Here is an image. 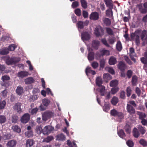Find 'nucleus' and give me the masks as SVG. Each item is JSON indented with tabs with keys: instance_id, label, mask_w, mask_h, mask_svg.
I'll return each instance as SVG.
<instances>
[{
	"instance_id": "f257e3e1",
	"label": "nucleus",
	"mask_w": 147,
	"mask_h": 147,
	"mask_svg": "<svg viewBox=\"0 0 147 147\" xmlns=\"http://www.w3.org/2000/svg\"><path fill=\"white\" fill-rule=\"evenodd\" d=\"M54 113L52 111H46L42 115V119L44 121L48 119L49 118L53 116Z\"/></svg>"
},
{
	"instance_id": "f03ea898",
	"label": "nucleus",
	"mask_w": 147,
	"mask_h": 147,
	"mask_svg": "<svg viewBox=\"0 0 147 147\" xmlns=\"http://www.w3.org/2000/svg\"><path fill=\"white\" fill-rule=\"evenodd\" d=\"M100 54H99V53H96V58L97 59H98V58H100L101 56L105 55H110L109 51L105 49L100 50Z\"/></svg>"
},
{
	"instance_id": "7ed1b4c3",
	"label": "nucleus",
	"mask_w": 147,
	"mask_h": 147,
	"mask_svg": "<svg viewBox=\"0 0 147 147\" xmlns=\"http://www.w3.org/2000/svg\"><path fill=\"white\" fill-rule=\"evenodd\" d=\"M94 33L98 36L102 35L104 34V30L100 26H97L95 29Z\"/></svg>"
},
{
	"instance_id": "20e7f679",
	"label": "nucleus",
	"mask_w": 147,
	"mask_h": 147,
	"mask_svg": "<svg viewBox=\"0 0 147 147\" xmlns=\"http://www.w3.org/2000/svg\"><path fill=\"white\" fill-rule=\"evenodd\" d=\"M20 59L19 58H9L6 61V63L8 65L11 64L13 63H15L19 62Z\"/></svg>"
},
{
	"instance_id": "39448f33",
	"label": "nucleus",
	"mask_w": 147,
	"mask_h": 147,
	"mask_svg": "<svg viewBox=\"0 0 147 147\" xmlns=\"http://www.w3.org/2000/svg\"><path fill=\"white\" fill-rule=\"evenodd\" d=\"M111 114L112 115L114 116H117L120 118H122L123 117V114L122 113L118 112L115 109L111 110Z\"/></svg>"
},
{
	"instance_id": "423d86ee",
	"label": "nucleus",
	"mask_w": 147,
	"mask_h": 147,
	"mask_svg": "<svg viewBox=\"0 0 147 147\" xmlns=\"http://www.w3.org/2000/svg\"><path fill=\"white\" fill-rule=\"evenodd\" d=\"M30 119V115L26 113L24 114L21 118V121L24 123H27Z\"/></svg>"
},
{
	"instance_id": "0eeeda50",
	"label": "nucleus",
	"mask_w": 147,
	"mask_h": 147,
	"mask_svg": "<svg viewBox=\"0 0 147 147\" xmlns=\"http://www.w3.org/2000/svg\"><path fill=\"white\" fill-rule=\"evenodd\" d=\"M89 53L88 55V59L89 60L92 61L94 59V53L92 52V50L91 48H88Z\"/></svg>"
},
{
	"instance_id": "6e6552de",
	"label": "nucleus",
	"mask_w": 147,
	"mask_h": 147,
	"mask_svg": "<svg viewBox=\"0 0 147 147\" xmlns=\"http://www.w3.org/2000/svg\"><path fill=\"white\" fill-rule=\"evenodd\" d=\"M99 14L96 12H92L91 13L90 16V19L94 20H98L99 19Z\"/></svg>"
},
{
	"instance_id": "1a4fd4ad",
	"label": "nucleus",
	"mask_w": 147,
	"mask_h": 147,
	"mask_svg": "<svg viewBox=\"0 0 147 147\" xmlns=\"http://www.w3.org/2000/svg\"><path fill=\"white\" fill-rule=\"evenodd\" d=\"M52 130V128L50 126H45L43 130V133L44 134H47L49 133Z\"/></svg>"
},
{
	"instance_id": "9d476101",
	"label": "nucleus",
	"mask_w": 147,
	"mask_h": 147,
	"mask_svg": "<svg viewBox=\"0 0 147 147\" xmlns=\"http://www.w3.org/2000/svg\"><path fill=\"white\" fill-rule=\"evenodd\" d=\"M127 109L128 112L130 114H133L135 113V109L130 105L127 104Z\"/></svg>"
},
{
	"instance_id": "9b49d317",
	"label": "nucleus",
	"mask_w": 147,
	"mask_h": 147,
	"mask_svg": "<svg viewBox=\"0 0 147 147\" xmlns=\"http://www.w3.org/2000/svg\"><path fill=\"white\" fill-rule=\"evenodd\" d=\"M29 75V73L27 71H23L19 72L18 74L19 77L23 78L28 76Z\"/></svg>"
},
{
	"instance_id": "f8f14e48",
	"label": "nucleus",
	"mask_w": 147,
	"mask_h": 147,
	"mask_svg": "<svg viewBox=\"0 0 147 147\" xmlns=\"http://www.w3.org/2000/svg\"><path fill=\"white\" fill-rule=\"evenodd\" d=\"M90 38V35L87 32H84L82 33V38L83 40H89Z\"/></svg>"
},
{
	"instance_id": "ddd939ff",
	"label": "nucleus",
	"mask_w": 147,
	"mask_h": 147,
	"mask_svg": "<svg viewBox=\"0 0 147 147\" xmlns=\"http://www.w3.org/2000/svg\"><path fill=\"white\" fill-rule=\"evenodd\" d=\"M21 104L20 103H16L13 107L14 109L18 113H20L22 112V109L20 108Z\"/></svg>"
},
{
	"instance_id": "4468645a",
	"label": "nucleus",
	"mask_w": 147,
	"mask_h": 147,
	"mask_svg": "<svg viewBox=\"0 0 147 147\" xmlns=\"http://www.w3.org/2000/svg\"><path fill=\"white\" fill-rule=\"evenodd\" d=\"M144 9L142 8L140 5H139V9L141 12L142 13H145L147 12V2L144 3Z\"/></svg>"
},
{
	"instance_id": "2eb2a0df",
	"label": "nucleus",
	"mask_w": 147,
	"mask_h": 147,
	"mask_svg": "<svg viewBox=\"0 0 147 147\" xmlns=\"http://www.w3.org/2000/svg\"><path fill=\"white\" fill-rule=\"evenodd\" d=\"M104 1L107 7L109 8H113V5L112 0H104Z\"/></svg>"
},
{
	"instance_id": "dca6fc26",
	"label": "nucleus",
	"mask_w": 147,
	"mask_h": 147,
	"mask_svg": "<svg viewBox=\"0 0 147 147\" xmlns=\"http://www.w3.org/2000/svg\"><path fill=\"white\" fill-rule=\"evenodd\" d=\"M100 45V42L98 40H94L92 42V47L95 49H97Z\"/></svg>"
},
{
	"instance_id": "f3484780",
	"label": "nucleus",
	"mask_w": 147,
	"mask_h": 147,
	"mask_svg": "<svg viewBox=\"0 0 147 147\" xmlns=\"http://www.w3.org/2000/svg\"><path fill=\"white\" fill-rule=\"evenodd\" d=\"M34 81V80L32 77H30L24 80V82L26 84H30L33 83Z\"/></svg>"
},
{
	"instance_id": "a211bd4d",
	"label": "nucleus",
	"mask_w": 147,
	"mask_h": 147,
	"mask_svg": "<svg viewBox=\"0 0 147 147\" xmlns=\"http://www.w3.org/2000/svg\"><path fill=\"white\" fill-rule=\"evenodd\" d=\"M34 143V140L32 139H28L26 142V146L27 147H30L32 146Z\"/></svg>"
},
{
	"instance_id": "6ab92c4d",
	"label": "nucleus",
	"mask_w": 147,
	"mask_h": 147,
	"mask_svg": "<svg viewBox=\"0 0 147 147\" xmlns=\"http://www.w3.org/2000/svg\"><path fill=\"white\" fill-rule=\"evenodd\" d=\"M16 141L15 140H13L9 141L7 143V145L8 146L10 147H13L16 146Z\"/></svg>"
},
{
	"instance_id": "aec40b11",
	"label": "nucleus",
	"mask_w": 147,
	"mask_h": 147,
	"mask_svg": "<svg viewBox=\"0 0 147 147\" xmlns=\"http://www.w3.org/2000/svg\"><path fill=\"white\" fill-rule=\"evenodd\" d=\"M109 62L110 65H114L117 63L116 59L113 57H111L110 58Z\"/></svg>"
},
{
	"instance_id": "412c9836",
	"label": "nucleus",
	"mask_w": 147,
	"mask_h": 147,
	"mask_svg": "<svg viewBox=\"0 0 147 147\" xmlns=\"http://www.w3.org/2000/svg\"><path fill=\"white\" fill-rule=\"evenodd\" d=\"M102 81L100 77H97L96 80V83L97 85L100 86L102 84Z\"/></svg>"
},
{
	"instance_id": "4be33fe9",
	"label": "nucleus",
	"mask_w": 147,
	"mask_h": 147,
	"mask_svg": "<svg viewBox=\"0 0 147 147\" xmlns=\"http://www.w3.org/2000/svg\"><path fill=\"white\" fill-rule=\"evenodd\" d=\"M103 79L106 82L112 79V77L109 74H106L103 75Z\"/></svg>"
},
{
	"instance_id": "5701e85b",
	"label": "nucleus",
	"mask_w": 147,
	"mask_h": 147,
	"mask_svg": "<svg viewBox=\"0 0 147 147\" xmlns=\"http://www.w3.org/2000/svg\"><path fill=\"white\" fill-rule=\"evenodd\" d=\"M118 67L121 70L124 71L125 67V65L124 63L122 61L119 62L118 64Z\"/></svg>"
},
{
	"instance_id": "b1692460",
	"label": "nucleus",
	"mask_w": 147,
	"mask_h": 147,
	"mask_svg": "<svg viewBox=\"0 0 147 147\" xmlns=\"http://www.w3.org/2000/svg\"><path fill=\"white\" fill-rule=\"evenodd\" d=\"M57 140H59L64 141L65 140V137L63 134L58 135L56 136Z\"/></svg>"
},
{
	"instance_id": "393cba45",
	"label": "nucleus",
	"mask_w": 147,
	"mask_h": 147,
	"mask_svg": "<svg viewBox=\"0 0 147 147\" xmlns=\"http://www.w3.org/2000/svg\"><path fill=\"white\" fill-rule=\"evenodd\" d=\"M103 22L107 26H109L111 24V21L108 18H104L103 20Z\"/></svg>"
},
{
	"instance_id": "a878e982",
	"label": "nucleus",
	"mask_w": 147,
	"mask_h": 147,
	"mask_svg": "<svg viewBox=\"0 0 147 147\" xmlns=\"http://www.w3.org/2000/svg\"><path fill=\"white\" fill-rule=\"evenodd\" d=\"M99 87V89H100V93L101 96H103L104 95L105 91V87L102 85H101Z\"/></svg>"
},
{
	"instance_id": "bb28decb",
	"label": "nucleus",
	"mask_w": 147,
	"mask_h": 147,
	"mask_svg": "<svg viewBox=\"0 0 147 147\" xmlns=\"http://www.w3.org/2000/svg\"><path fill=\"white\" fill-rule=\"evenodd\" d=\"M23 89L20 86H18L16 90V92L18 95H21L23 92Z\"/></svg>"
},
{
	"instance_id": "cd10ccee",
	"label": "nucleus",
	"mask_w": 147,
	"mask_h": 147,
	"mask_svg": "<svg viewBox=\"0 0 147 147\" xmlns=\"http://www.w3.org/2000/svg\"><path fill=\"white\" fill-rule=\"evenodd\" d=\"M112 104L114 105H116L118 102V99L116 97H114L111 101Z\"/></svg>"
},
{
	"instance_id": "c85d7f7f",
	"label": "nucleus",
	"mask_w": 147,
	"mask_h": 147,
	"mask_svg": "<svg viewBox=\"0 0 147 147\" xmlns=\"http://www.w3.org/2000/svg\"><path fill=\"white\" fill-rule=\"evenodd\" d=\"M137 114L139 116V119H144L146 116L145 113L140 112H137Z\"/></svg>"
},
{
	"instance_id": "c756f323",
	"label": "nucleus",
	"mask_w": 147,
	"mask_h": 147,
	"mask_svg": "<svg viewBox=\"0 0 147 147\" xmlns=\"http://www.w3.org/2000/svg\"><path fill=\"white\" fill-rule=\"evenodd\" d=\"M25 135L28 138L32 137L33 136V132L32 130L28 131L25 132Z\"/></svg>"
},
{
	"instance_id": "7c9ffc66",
	"label": "nucleus",
	"mask_w": 147,
	"mask_h": 147,
	"mask_svg": "<svg viewBox=\"0 0 147 147\" xmlns=\"http://www.w3.org/2000/svg\"><path fill=\"white\" fill-rule=\"evenodd\" d=\"M118 84V81L114 80L111 81L110 83V86L111 87H114L116 86Z\"/></svg>"
},
{
	"instance_id": "2f4dec72",
	"label": "nucleus",
	"mask_w": 147,
	"mask_h": 147,
	"mask_svg": "<svg viewBox=\"0 0 147 147\" xmlns=\"http://www.w3.org/2000/svg\"><path fill=\"white\" fill-rule=\"evenodd\" d=\"M118 134L119 136L122 138H124L125 136V133L122 129L119 130L118 132Z\"/></svg>"
},
{
	"instance_id": "473e14b6",
	"label": "nucleus",
	"mask_w": 147,
	"mask_h": 147,
	"mask_svg": "<svg viewBox=\"0 0 147 147\" xmlns=\"http://www.w3.org/2000/svg\"><path fill=\"white\" fill-rule=\"evenodd\" d=\"M82 6L84 9H86L87 7V3L85 0H80Z\"/></svg>"
},
{
	"instance_id": "72a5a7b5",
	"label": "nucleus",
	"mask_w": 147,
	"mask_h": 147,
	"mask_svg": "<svg viewBox=\"0 0 147 147\" xmlns=\"http://www.w3.org/2000/svg\"><path fill=\"white\" fill-rule=\"evenodd\" d=\"M134 136L135 138H138L139 135V132L137 129L136 128L134 129L133 131Z\"/></svg>"
},
{
	"instance_id": "f704fd0d",
	"label": "nucleus",
	"mask_w": 147,
	"mask_h": 147,
	"mask_svg": "<svg viewBox=\"0 0 147 147\" xmlns=\"http://www.w3.org/2000/svg\"><path fill=\"white\" fill-rule=\"evenodd\" d=\"M53 139V137L52 136H49L47 138H44L42 142L48 143L52 140Z\"/></svg>"
},
{
	"instance_id": "c9c22d12",
	"label": "nucleus",
	"mask_w": 147,
	"mask_h": 147,
	"mask_svg": "<svg viewBox=\"0 0 147 147\" xmlns=\"http://www.w3.org/2000/svg\"><path fill=\"white\" fill-rule=\"evenodd\" d=\"M112 8H109L106 11V14L107 16H113V11L112 10Z\"/></svg>"
},
{
	"instance_id": "e433bc0d",
	"label": "nucleus",
	"mask_w": 147,
	"mask_h": 147,
	"mask_svg": "<svg viewBox=\"0 0 147 147\" xmlns=\"http://www.w3.org/2000/svg\"><path fill=\"white\" fill-rule=\"evenodd\" d=\"M12 129L14 131L20 133L21 131L20 128L18 127V126L17 125L13 126L12 127Z\"/></svg>"
},
{
	"instance_id": "4c0bfd02",
	"label": "nucleus",
	"mask_w": 147,
	"mask_h": 147,
	"mask_svg": "<svg viewBox=\"0 0 147 147\" xmlns=\"http://www.w3.org/2000/svg\"><path fill=\"white\" fill-rule=\"evenodd\" d=\"M107 33L109 35H112L113 34V32L111 29L107 27L105 28Z\"/></svg>"
},
{
	"instance_id": "58836bf2",
	"label": "nucleus",
	"mask_w": 147,
	"mask_h": 147,
	"mask_svg": "<svg viewBox=\"0 0 147 147\" xmlns=\"http://www.w3.org/2000/svg\"><path fill=\"white\" fill-rule=\"evenodd\" d=\"M117 49L119 51H120L122 49L121 44L120 41H118L116 44Z\"/></svg>"
},
{
	"instance_id": "ea45409f",
	"label": "nucleus",
	"mask_w": 147,
	"mask_h": 147,
	"mask_svg": "<svg viewBox=\"0 0 147 147\" xmlns=\"http://www.w3.org/2000/svg\"><path fill=\"white\" fill-rule=\"evenodd\" d=\"M36 131L38 134H40L43 131L42 127L41 126H37L36 129Z\"/></svg>"
},
{
	"instance_id": "a19ab883",
	"label": "nucleus",
	"mask_w": 147,
	"mask_h": 147,
	"mask_svg": "<svg viewBox=\"0 0 147 147\" xmlns=\"http://www.w3.org/2000/svg\"><path fill=\"white\" fill-rule=\"evenodd\" d=\"M9 52L7 49H4L0 51V54L1 55H5L8 53Z\"/></svg>"
},
{
	"instance_id": "79ce46f5",
	"label": "nucleus",
	"mask_w": 147,
	"mask_h": 147,
	"mask_svg": "<svg viewBox=\"0 0 147 147\" xmlns=\"http://www.w3.org/2000/svg\"><path fill=\"white\" fill-rule=\"evenodd\" d=\"M137 81V77L136 76L133 77L132 80V83L133 85L135 86L136 85Z\"/></svg>"
},
{
	"instance_id": "37998d69",
	"label": "nucleus",
	"mask_w": 147,
	"mask_h": 147,
	"mask_svg": "<svg viewBox=\"0 0 147 147\" xmlns=\"http://www.w3.org/2000/svg\"><path fill=\"white\" fill-rule=\"evenodd\" d=\"M6 121L5 117L3 115L0 116V123H5Z\"/></svg>"
},
{
	"instance_id": "c03bdc74",
	"label": "nucleus",
	"mask_w": 147,
	"mask_h": 147,
	"mask_svg": "<svg viewBox=\"0 0 147 147\" xmlns=\"http://www.w3.org/2000/svg\"><path fill=\"white\" fill-rule=\"evenodd\" d=\"M50 102L49 101L46 99H45L42 100V103L43 105L47 107V106Z\"/></svg>"
},
{
	"instance_id": "a18cd8bd",
	"label": "nucleus",
	"mask_w": 147,
	"mask_h": 147,
	"mask_svg": "<svg viewBox=\"0 0 147 147\" xmlns=\"http://www.w3.org/2000/svg\"><path fill=\"white\" fill-rule=\"evenodd\" d=\"M16 48V47L14 45H11L9 46L8 48V50L10 51H13Z\"/></svg>"
},
{
	"instance_id": "49530a36",
	"label": "nucleus",
	"mask_w": 147,
	"mask_h": 147,
	"mask_svg": "<svg viewBox=\"0 0 147 147\" xmlns=\"http://www.w3.org/2000/svg\"><path fill=\"white\" fill-rule=\"evenodd\" d=\"M6 105V102L4 100L0 102V109H3Z\"/></svg>"
},
{
	"instance_id": "de8ad7c7",
	"label": "nucleus",
	"mask_w": 147,
	"mask_h": 147,
	"mask_svg": "<svg viewBox=\"0 0 147 147\" xmlns=\"http://www.w3.org/2000/svg\"><path fill=\"white\" fill-rule=\"evenodd\" d=\"M77 26L78 28H82L83 27V22L82 21L78 22L77 23Z\"/></svg>"
},
{
	"instance_id": "09e8293b",
	"label": "nucleus",
	"mask_w": 147,
	"mask_h": 147,
	"mask_svg": "<svg viewBox=\"0 0 147 147\" xmlns=\"http://www.w3.org/2000/svg\"><path fill=\"white\" fill-rule=\"evenodd\" d=\"M140 143L143 146H147V142L144 139H141L139 141Z\"/></svg>"
},
{
	"instance_id": "8fccbe9b",
	"label": "nucleus",
	"mask_w": 147,
	"mask_h": 147,
	"mask_svg": "<svg viewBox=\"0 0 147 147\" xmlns=\"http://www.w3.org/2000/svg\"><path fill=\"white\" fill-rule=\"evenodd\" d=\"M1 79L4 82L5 81L9 80L10 79V78L8 76L4 75L2 77Z\"/></svg>"
},
{
	"instance_id": "3c124183",
	"label": "nucleus",
	"mask_w": 147,
	"mask_h": 147,
	"mask_svg": "<svg viewBox=\"0 0 147 147\" xmlns=\"http://www.w3.org/2000/svg\"><path fill=\"white\" fill-rule=\"evenodd\" d=\"M106 69L110 73L112 74H115V71L111 67H108L106 68Z\"/></svg>"
},
{
	"instance_id": "603ef678",
	"label": "nucleus",
	"mask_w": 147,
	"mask_h": 147,
	"mask_svg": "<svg viewBox=\"0 0 147 147\" xmlns=\"http://www.w3.org/2000/svg\"><path fill=\"white\" fill-rule=\"evenodd\" d=\"M91 66L94 69L96 68L98 66V63L96 62H93L91 64Z\"/></svg>"
},
{
	"instance_id": "864d4df0",
	"label": "nucleus",
	"mask_w": 147,
	"mask_h": 147,
	"mask_svg": "<svg viewBox=\"0 0 147 147\" xmlns=\"http://www.w3.org/2000/svg\"><path fill=\"white\" fill-rule=\"evenodd\" d=\"M125 129L126 132L128 134H129L131 131L130 127L128 125H126L125 127Z\"/></svg>"
},
{
	"instance_id": "5fc2aeb1",
	"label": "nucleus",
	"mask_w": 147,
	"mask_h": 147,
	"mask_svg": "<svg viewBox=\"0 0 147 147\" xmlns=\"http://www.w3.org/2000/svg\"><path fill=\"white\" fill-rule=\"evenodd\" d=\"M131 92V90L130 87H128L127 89V96L128 97H129L130 96Z\"/></svg>"
},
{
	"instance_id": "6e6d98bb",
	"label": "nucleus",
	"mask_w": 147,
	"mask_h": 147,
	"mask_svg": "<svg viewBox=\"0 0 147 147\" xmlns=\"http://www.w3.org/2000/svg\"><path fill=\"white\" fill-rule=\"evenodd\" d=\"M138 128L142 134H143L145 133L146 131L143 127L140 126L138 127Z\"/></svg>"
},
{
	"instance_id": "4d7b16f0",
	"label": "nucleus",
	"mask_w": 147,
	"mask_h": 147,
	"mask_svg": "<svg viewBox=\"0 0 147 147\" xmlns=\"http://www.w3.org/2000/svg\"><path fill=\"white\" fill-rule=\"evenodd\" d=\"M74 12L78 16H80L81 15V10L79 9H76Z\"/></svg>"
},
{
	"instance_id": "13d9d810",
	"label": "nucleus",
	"mask_w": 147,
	"mask_h": 147,
	"mask_svg": "<svg viewBox=\"0 0 147 147\" xmlns=\"http://www.w3.org/2000/svg\"><path fill=\"white\" fill-rule=\"evenodd\" d=\"M127 144L129 147H132L134 145L133 142L131 140H128L126 142Z\"/></svg>"
},
{
	"instance_id": "bf43d9fd",
	"label": "nucleus",
	"mask_w": 147,
	"mask_h": 147,
	"mask_svg": "<svg viewBox=\"0 0 147 147\" xmlns=\"http://www.w3.org/2000/svg\"><path fill=\"white\" fill-rule=\"evenodd\" d=\"M119 90V88L117 87L115 88H113L111 90V92L112 94H114L117 92Z\"/></svg>"
},
{
	"instance_id": "052dcab7",
	"label": "nucleus",
	"mask_w": 147,
	"mask_h": 147,
	"mask_svg": "<svg viewBox=\"0 0 147 147\" xmlns=\"http://www.w3.org/2000/svg\"><path fill=\"white\" fill-rule=\"evenodd\" d=\"M102 42L106 47H109V45L107 43L106 40L105 38L102 39L101 40Z\"/></svg>"
},
{
	"instance_id": "680f3d73",
	"label": "nucleus",
	"mask_w": 147,
	"mask_h": 147,
	"mask_svg": "<svg viewBox=\"0 0 147 147\" xmlns=\"http://www.w3.org/2000/svg\"><path fill=\"white\" fill-rule=\"evenodd\" d=\"M79 5V3L78 1H74L72 3L71 6L73 8H75Z\"/></svg>"
},
{
	"instance_id": "e2e57ef3",
	"label": "nucleus",
	"mask_w": 147,
	"mask_h": 147,
	"mask_svg": "<svg viewBox=\"0 0 147 147\" xmlns=\"http://www.w3.org/2000/svg\"><path fill=\"white\" fill-rule=\"evenodd\" d=\"M18 119V117L16 116H13L12 118V122L14 123H16L17 122V120Z\"/></svg>"
},
{
	"instance_id": "0e129e2a",
	"label": "nucleus",
	"mask_w": 147,
	"mask_h": 147,
	"mask_svg": "<svg viewBox=\"0 0 147 147\" xmlns=\"http://www.w3.org/2000/svg\"><path fill=\"white\" fill-rule=\"evenodd\" d=\"M124 58L125 60L128 64L129 65H131L132 64V62L128 58L127 56H124Z\"/></svg>"
},
{
	"instance_id": "69168bd1",
	"label": "nucleus",
	"mask_w": 147,
	"mask_h": 147,
	"mask_svg": "<svg viewBox=\"0 0 147 147\" xmlns=\"http://www.w3.org/2000/svg\"><path fill=\"white\" fill-rule=\"evenodd\" d=\"M105 63V61L104 59L101 60L100 62V67L103 68L104 67Z\"/></svg>"
},
{
	"instance_id": "338daca9",
	"label": "nucleus",
	"mask_w": 147,
	"mask_h": 147,
	"mask_svg": "<svg viewBox=\"0 0 147 147\" xmlns=\"http://www.w3.org/2000/svg\"><path fill=\"white\" fill-rule=\"evenodd\" d=\"M92 70L90 67H87L86 69L85 72L87 75L88 73H90Z\"/></svg>"
},
{
	"instance_id": "774afa93",
	"label": "nucleus",
	"mask_w": 147,
	"mask_h": 147,
	"mask_svg": "<svg viewBox=\"0 0 147 147\" xmlns=\"http://www.w3.org/2000/svg\"><path fill=\"white\" fill-rule=\"evenodd\" d=\"M108 41L110 44H113L115 42V39L114 38H110L108 39Z\"/></svg>"
}]
</instances>
